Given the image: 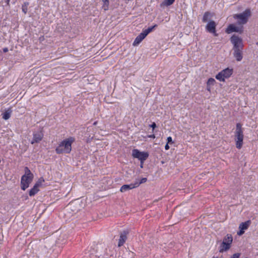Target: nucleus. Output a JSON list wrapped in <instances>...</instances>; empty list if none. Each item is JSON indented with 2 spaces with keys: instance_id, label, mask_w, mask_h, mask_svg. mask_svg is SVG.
I'll list each match as a JSON object with an SVG mask.
<instances>
[{
  "instance_id": "obj_35",
  "label": "nucleus",
  "mask_w": 258,
  "mask_h": 258,
  "mask_svg": "<svg viewBox=\"0 0 258 258\" xmlns=\"http://www.w3.org/2000/svg\"><path fill=\"white\" fill-rule=\"evenodd\" d=\"M96 124H97V122L96 121L94 123V125H96Z\"/></svg>"
},
{
  "instance_id": "obj_34",
  "label": "nucleus",
  "mask_w": 258,
  "mask_h": 258,
  "mask_svg": "<svg viewBox=\"0 0 258 258\" xmlns=\"http://www.w3.org/2000/svg\"><path fill=\"white\" fill-rule=\"evenodd\" d=\"M143 162H141V168H143Z\"/></svg>"
},
{
  "instance_id": "obj_36",
  "label": "nucleus",
  "mask_w": 258,
  "mask_h": 258,
  "mask_svg": "<svg viewBox=\"0 0 258 258\" xmlns=\"http://www.w3.org/2000/svg\"><path fill=\"white\" fill-rule=\"evenodd\" d=\"M72 205H73V204H70V205H69V206H70V207H72Z\"/></svg>"
},
{
  "instance_id": "obj_20",
  "label": "nucleus",
  "mask_w": 258,
  "mask_h": 258,
  "mask_svg": "<svg viewBox=\"0 0 258 258\" xmlns=\"http://www.w3.org/2000/svg\"><path fill=\"white\" fill-rule=\"evenodd\" d=\"M211 16V14L210 12H207L205 13L203 18V22L205 23L207 22L208 19L210 18Z\"/></svg>"
},
{
  "instance_id": "obj_31",
  "label": "nucleus",
  "mask_w": 258,
  "mask_h": 258,
  "mask_svg": "<svg viewBox=\"0 0 258 258\" xmlns=\"http://www.w3.org/2000/svg\"><path fill=\"white\" fill-rule=\"evenodd\" d=\"M211 86H207V90L209 92H211Z\"/></svg>"
},
{
  "instance_id": "obj_10",
  "label": "nucleus",
  "mask_w": 258,
  "mask_h": 258,
  "mask_svg": "<svg viewBox=\"0 0 258 258\" xmlns=\"http://www.w3.org/2000/svg\"><path fill=\"white\" fill-rule=\"evenodd\" d=\"M216 24L215 22L213 21H211L207 24L206 29L208 32L214 34L215 36H217L216 32Z\"/></svg>"
},
{
  "instance_id": "obj_12",
  "label": "nucleus",
  "mask_w": 258,
  "mask_h": 258,
  "mask_svg": "<svg viewBox=\"0 0 258 258\" xmlns=\"http://www.w3.org/2000/svg\"><path fill=\"white\" fill-rule=\"evenodd\" d=\"M138 186H139V184H137V183H131L130 184H124V185H123L121 187V188L120 189V191L122 192H125L127 190L134 188Z\"/></svg>"
},
{
  "instance_id": "obj_19",
  "label": "nucleus",
  "mask_w": 258,
  "mask_h": 258,
  "mask_svg": "<svg viewBox=\"0 0 258 258\" xmlns=\"http://www.w3.org/2000/svg\"><path fill=\"white\" fill-rule=\"evenodd\" d=\"M175 0H164L162 3L160 4V6L162 7H168L171 5Z\"/></svg>"
},
{
  "instance_id": "obj_16",
  "label": "nucleus",
  "mask_w": 258,
  "mask_h": 258,
  "mask_svg": "<svg viewBox=\"0 0 258 258\" xmlns=\"http://www.w3.org/2000/svg\"><path fill=\"white\" fill-rule=\"evenodd\" d=\"M12 112V110L11 108L8 109L4 113H3V118L5 120H8L10 118Z\"/></svg>"
},
{
  "instance_id": "obj_29",
  "label": "nucleus",
  "mask_w": 258,
  "mask_h": 258,
  "mask_svg": "<svg viewBox=\"0 0 258 258\" xmlns=\"http://www.w3.org/2000/svg\"><path fill=\"white\" fill-rule=\"evenodd\" d=\"M150 127H152L153 129H154L156 127V124L155 122H153L152 124H151Z\"/></svg>"
},
{
  "instance_id": "obj_15",
  "label": "nucleus",
  "mask_w": 258,
  "mask_h": 258,
  "mask_svg": "<svg viewBox=\"0 0 258 258\" xmlns=\"http://www.w3.org/2000/svg\"><path fill=\"white\" fill-rule=\"evenodd\" d=\"M146 36H147L146 34L142 32L136 38L133 45L134 46H137L139 45Z\"/></svg>"
},
{
  "instance_id": "obj_38",
  "label": "nucleus",
  "mask_w": 258,
  "mask_h": 258,
  "mask_svg": "<svg viewBox=\"0 0 258 258\" xmlns=\"http://www.w3.org/2000/svg\"><path fill=\"white\" fill-rule=\"evenodd\" d=\"M213 258H218V257H214Z\"/></svg>"
},
{
  "instance_id": "obj_37",
  "label": "nucleus",
  "mask_w": 258,
  "mask_h": 258,
  "mask_svg": "<svg viewBox=\"0 0 258 258\" xmlns=\"http://www.w3.org/2000/svg\"><path fill=\"white\" fill-rule=\"evenodd\" d=\"M9 0H8V4H9Z\"/></svg>"
},
{
  "instance_id": "obj_4",
  "label": "nucleus",
  "mask_w": 258,
  "mask_h": 258,
  "mask_svg": "<svg viewBox=\"0 0 258 258\" xmlns=\"http://www.w3.org/2000/svg\"><path fill=\"white\" fill-rule=\"evenodd\" d=\"M251 15V11L250 9H246L243 13L240 14H234L233 18L237 20V23L239 25H244L246 24L248 19Z\"/></svg>"
},
{
  "instance_id": "obj_32",
  "label": "nucleus",
  "mask_w": 258,
  "mask_h": 258,
  "mask_svg": "<svg viewBox=\"0 0 258 258\" xmlns=\"http://www.w3.org/2000/svg\"><path fill=\"white\" fill-rule=\"evenodd\" d=\"M3 51L5 53L7 52L8 51V48H7V47L4 48H3Z\"/></svg>"
},
{
  "instance_id": "obj_33",
  "label": "nucleus",
  "mask_w": 258,
  "mask_h": 258,
  "mask_svg": "<svg viewBox=\"0 0 258 258\" xmlns=\"http://www.w3.org/2000/svg\"><path fill=\"white\" fill-rule=\"evenodd\" d=\"M149 138H155V136L154 135H152L149 136Z\"/></svg>"
},
{
  "instance_id": "obj_25",
  "label": "nucleus",
  "mask_w": 258,
  "mask_h": 258,
  "mask_svg": "<svg viewBox=\"0 0 258 258\" xmlns=\"http://www.w3.org/2000/svg\"><path fill=\"white\" fill-rule=\"evenodd\" d=\"M44 182V179L43 178H40L38 180L35 184L38 187L40 186V185Z\"/></svg>"
},
{
  "instance_id": "obj_17",
  "label": "nucleus",
  "mask_w": 258,
  "mask_h": 258,
  "mask_svg": "<svg viewBox=\"0 0 258 258\" xmlns=\"http://www.w3.org/2000/svg\"><path fill=\"white\" fill-rule=\"evenodd\" d=\"M126 239V235L124 234H121L120 235L119 239L118 246L119 247H120L121 245H122L124 244V243L125 242Z\"/></svg>"
},
{
  "instance_id": "obj_8",
  "label": "nucleus",
  "mask_w": 258,
  "mask_h": 258,
  "mask_svg": "<svg viewBox=\"0 0 258 258\" xmlns=\"http://www.w3.org/2000/svg\"><path fill=\"white\" fill-rule=\"evenodd\" d=\"M132 156L133 157L138 158L141 161V162H144L149 156L147 152H140L138 149H134L132 151Z\"/></svg>"
},
{
  "instance_id": "obj_23",
  "label": "nucleus",
  "mask_w": 258,
  "mask_h": 258,
  "mask_svg": "<svg viewBox=\"0 0 258 258\" xmlns=\"http://www.w3.org/2000/svg\"><path fill=\"white\" fill-rule=\"evenodd\" d=\"M215 79L211 78L208 79L207 83V85L212 86L215 84Z\"/></svg>"
},
{
  "instance_id": "obj_14",
  "label": "nucleus",
  "mask_w": 258,
  "mask_h": 258,
  "mask_svg": "<svg viewBox=\"0 0 258 258\" xmlns=\"http://www.w3.org/2000/svg\"><path fill=\"white\" fill-rule=\"evenodd\" d=\"M43 134L41 132L33 134V138L31 141V144H33L35 143H39L43 138Z\"/></svg>"
},
{
  "instance_id": "obj_24",
  "label": "nucleus",
  "mask_w": 258,
  "mask_h": 258,
  "mask_svg": "<svg viewBox=\"0 0 258 258\" xmlns=\"http://www.w3.org/2000/svg\"><path fill=\"white\" fill-rule=\"evenodd\" d=\"M28 3H25L23 5H22V11L25 13V14H26L27 12V7H28Z\"/></svg>"
},
{
  "instance_id": "obj_7",
  "label": "nucleus",
  "mask_w": 258,
  "mask_h": 258,
  "mask_svg": "<svg viewBox=\"0 0 258 258\" xmlns=\"http://www.w3.org/2000/svg\"><path fill=\"white\" fill-rule=\"evenodd\" d=\"M230 41L233 45V49H243V44L242 39L237 35H233L230 38Z\"/></svg>"
},
{
  "instance_id": "obj_26",
  "label": "nucleus",
  "mask_w": 258,
  "mask_h": 258,
  "mask_svg": "<svg viewBox=\"0 0 258 258\" xmlns=\"http://www.w3.org/2000/svg\"><path fill=\"white\" fill-rule=\"evenodd\" d=\"M147 178H142L139 182H136L135 183L139 184V186L141 184L146 182L147 181Z\"/></svg>"
},
{
  "instance_id": "obj_3",
  "label": "nucleus",
  "mask_w": 258,
  "mask_h": 258,
  "mask_svg": "<svg viewBox=\"0 0 258 258\" xmlns=\"http://www.w3.org/2000/svg\"><path fill=\"white\" fill-rule=\"evenodd\" d=\"M244 135L242 125L240 123L236 124V131L235 132V141L236 147L238 149H241L243 145Z\"/></svg>"
},
{
  "instance_id": "obj_30",
  "label": "nucleus",
  "mask_w": 258,
  "mask_h": 258,
  "mask_svg": "<svg viewBox=\"0 0 258 258\" xmlns=\"http://www.w3.org/2000/svg\"><path fill=\"white\" fill-rule=\"evenodd\" d=\"M165 150H167L169 149V146L168 145V143H167L166 145L165 146Z\"/></svg>"
},
{
  "instance_id": "obj_27",
  "label": "nucleus",
  "mask_w": 258,
  "mask_h": 258,
  "mask_svg": "<svg viewBox=\"0 0 258 258\" xmlns=\"http://www.w3.org/2000/svg\"><path fill=\"white\" fill-rule=\"evenodd\" d=\"M240 254L239 253H236L233 254L230 258H239Z\"/></svg>"
},
{
  "instance_id": "obj_5",
  "label": "nucleus",
  "mask_w": 258,
  "mask_h": 258,
  "mask_svg": "<svg viewBox=\"0 0 258 258\" xmlns=\"http://www.w3.org/2000/svg\"><path fill=\"white\" fill-rule=\"evenodd\" d=\"M232 241L233 237L232 235L229 234H227L223 238V242L220 246V252H223L229 249Z\"/></svg>"
},
{
  "instance_id": "obj_6",
  "label": "nucleus",
  "mask_w": 258,
  "mask_h": 258,
  "mask_svg": "<svg viewBox=\"0 0 258 258\" xmlns=\"http://www.w3.org/2000/svg\"><path fill=\"white\" fill-rule=\"evenodd\" d=\"M233 70L229 68H226L220 72L216 76V78L221 82H224L226 79L229 78L232 74Z\"/></svg>"
},
{
  "instance_id": "obj_2",
  "label": "nucleus",
  "mask_w": 258,
  "mask_h": 258,
  "mask_svg": "<svg viewBox=\"0 0 258 258\" xmlns=\"http://www.w3.org/2000/svg\"><path fill=\"white\" fill-rule=\"evenodd\" d=\"M25 174L21 177V187L23 190L27 188L33 179V174L31 173L28 167H25Z\"/></svg>"
},
{
  "instance_id": "obj_1",
  "label": "nucleus",
  "mask_w": 258,
  "mask_h": 258,
  "mask_svg": "<svg viewBox=\"0 0 258 258\" xmlns=\"http://www.w3.org/2000/svg\"><path fill=\"white\" fill-rule=\"evenodd\" d=\"M75 140L73 137H70L63 140L56 148V153L59 154L70 153L72 151V144L75 142Z\"/></svg>"
},
{
  "instance_id": "obj_9",
  "label": "nucleus",
  "mask_w": 258,
  "mask_h": 258,
  "mask_svg": "<svg viewBox=\"0 0 258 258\" xmlns=\"http://www.w3.org/2000/svg\"><path fill=\"white\" fill-rule=\"evenodd\" d=\"M250 223L251 222L249 220L241 223L239 226V231L237 232V235H242L244 234V231L247 229Z\"/></svg>"
},
{
  "instance_id": "obj_21",
  "label": "nucleus",
  "mask_w": 258,
  "mask_h": 258,
  "mask_svg": "<svg viewBox=\"0 0 258 258\" xmlns=\"http://www.w3.org/2000/svg\"><path fill=\"white\" fill-rule=\"evenodd\" d=\"M103 2V6H102V9L104 11H107L108 9V6H109V0H102Z\"/></svg>"
},
{
  "instance_id": "obj_13",
  "label": "nucleus",
  "mask_w": 258,
  "mask_h": 258,
  "mask_svg": "<svg viewBox=\"0 0 258 258\" xmlns=\"http://www.w3.org/2000/svg\"><path fill=\"white\" fill-rule=\"evenodd\" d=\"M242 50L243 49H233V56L238 61H241L243 58Z\"/></svg>"
},
{
  "instance_id": "obj_28",
  "label": "nucleus",
  "mask_w": 258,
  "mask_h": 258,
  "mask_svg": "<svg viewBox=\"0 0 258 258\" xmlns=\"http://www.w3.org/2000/svg\"><path fill=\"white\" fill-rule=\"evenodd\" d=\"M167 143H168V144H172L173 143L172 142V139L171 137H168L167 139Z\"/></svg>"
},
{
  "instance_id": "obj_18",
  "label": "nucleus",
  "mask_w": 258,
  "mask_h": 258,
  "mask_svg": "<svg viewBox=\"0 0 258 258\" xmlns=\"http://www.w3.org/2000/svg\"><path fill=\"white\" fill-rule=\"evenodd\" d=\"M39 190V187L37 186H36V185H34V186L33 187V188H32L30 190L29 195L31 197L33 196L35 194H36Z\"/></svg>"
},
{
  "instance_id": "obj_22",
  "label": "nucleus",
  "mask_w": 258,
  "mask_h": 258,
  "mask_svg": "<svg viewBox=\"0 0 258 258\" xmlns=\"http://www.w3.org/2000/svg\"><path fill=\"white\" fill-rule=\"evenodd\" d=\"M157 26V25L156 24L154 25L153 26L151 27H149L148 29H145L143 31V32L146 34V36H147V35L150 33L152 30L153 29L156 27Z\"/></svg>"
},
{
  "instance_id": "obj_11",
  "label": "nucleus",
  "mask_w": 258,
  "mask_h": 258,
  "mask_svg": "<svg viewBox=\"0 0 258 258\" xmlns=\"http://www.w3.org/2000/svg\"><path fill=\"white\" fill-rule=\"evenodd\" d=\"M233 32H241L242 28H239L233 24H230L228 26L226 30V32L228 34L231 33Z\"/></svg>"
}]
</instances>
